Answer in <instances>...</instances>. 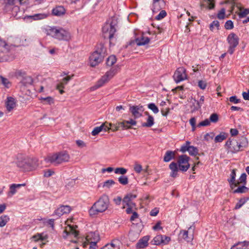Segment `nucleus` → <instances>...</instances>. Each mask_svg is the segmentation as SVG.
Returning a JSON list of instances; mask_svg holds the SVG:
<instances>
[{
	"label": "nucleus",
	"instance_id": "9",
	"mask_svg": "<svg viewBox=\"0 0 249 249\" xmlns=\"http://www.w3.org/2000/svg\"><path fill=\"white\" fill-rule=\"evenodd\" d=\"M189 157L186 155L179 156L178 160V168L180 171H186L190 167Z\"/></svg>",
	"mask_w": 249,
	"mask_h": 249
},
{
	"label": "nucleus",
	"instance_id": "33",
	"mask_svg": "<svg viewBox=\"0 0 249 249\" xmlns=\"http://www.w3.org/2000/svg\"><path fill=\"white\" fill-rule=\"evenodd\" d=\"M239 10L240 12L238 13V15L240 18H244L249 14V8L244 9L240 7H239Z\"/></svg>",
	"mask_w": 249,
	"mask_h": 249
},
{
	"label": "nucleus",
	"instance_id": "48",
	"mask_svg": "<svg viewBox=\"0 0 249 249\" xmlns=\"http://www.w3.org/2000/svg\"><path fill=\"white\" fill-rule=\"evenodd\" d=\"M100 127H102V131L104 130L105 131H108L109 130H110L111 127L109 126V123H108L107 122H106L104 123H103L101 125Z\"/></svg>",
	"mask_w": 249,
	"mask_h": 249
},
{
	"label": "nucleus",
	"instance_id": "43",
	"mask_svg": "<svg viewBox=\"0 0 249 249\" xmlns=\"http://www.w3.org/2000/svg\"><path fill=\"white\" fill-rule=\"evenodd\" d=\"M118 181L121 184L125 185L128 183V178L126 176H122L118 178Z\"/></svg>",
	"mask_w": 249,
	"mask_h": 249
},
{
	"label": "nucleus",
	"instance_id": "64",
	"mask_svg": "<svg viewBox=\"0 0 249 249\" xmlns=\"http://www.w3.org/2000/svg\"><path fill=\"white\" fill-rule=\"evenodd\" d=\"M117 247L113 243L106 245L102 249H117Z\"/></svg>",
	"mask_w": 249,
	"mask_h": 249
},
{
	"label": "nucleus",
	"instance_id": "21",
	"mask_svg": "<svg viewBox=\"0 0 249 249\" xmlns=\"http://www.w3.org/2000/svg\"><path fill=\"white\" fill-rule=\"evenodd\" d=\"M22 186H25V184H13L11 185L10 186V191L8 193V196H12L17 192L16 189Z\"/></svg>",
	"mask_w": 249,
	"mask_h": 249
},
{
	"label": "nucleus",
	"instance_id": "20",
	"mask_svg": "<svg viewBox=\"0 0 249 249\" xmlns=\"http://www.w3.org/2000/svg\"><path fill=\"white\" fill-rule=\"evenodd\" d=\"M169 168L171 170L170 176L173 178H176L178 171V164L175 162H171L169 165Z\"/></svg>",
	"mask_w": 249,
	"mask_h": 249
},
{
	"label": "nucleus",
	"instance_id": "11",
	"mask_svg": "<svg viewBox=\"0 0 249 249\" xmlns=\"http://www.w3.org/2000/svg\"><path fill=\"white\" fill-rule=\"evenodd\" d=\"M195 231L194 226H190L188 230H181L180 231L179 235L182 239L187 242H191L194 239V232Z\"/></svg>",
	"mask_w": 249,
	"mask_h": 249
},
{
	"label": "nucleus",
	"instance_id": "41",
	"mask_svg": "<svg viewBox=\"0 0 249 249\" xmlns=\"http://www.w3.org/2000/svg\"><path fill=\"white\" fill-rule=\"evenodd\" d=\"M116 61V57L114 55H110L107 60V64L108 66H112Z\"/></svg>",
	"mask_w": 249,
	"mask_h": 249
},
{
	"label": "nucleus",
	"instance_id": "15",
	"mask_svg": "<svg viewBox=\"0 0 249 249\" xmlns=\"http://www.w3.org/2000/svg\"><path fill=\"white\" fill-rule=\"evenodd\" d=\"M64 233L65 234L63 235L64 238H66L69 235H72L74 237H77L78 235V231L75 230V227L73 226L68 225L66 227L64 231Z\"/></svg>",
	"mask_w": 249,
	"mask_h": 249
},
{
	"label": "nucleus",
	"instance_id": "44",
	"mask_svg": "<svg viewBox=\"0 0 249 249\" xmlns=\"http://www.w3.org/2000/svg\"><path fill=\"white\" fill-rule=\"evenodd\" d=\"M47 17V15L45 14H37L31 16L34 19H42L45 18Z\"/></svg>",
	"mask_w": 249,
	"mask_h": 249
},
{
	"label": "nucleus",
	"instance_id": "17",
	"mask_svg": "<svg viewBox=\"0 0 249 249\" xmlns=\"http://www.w3.org/2000/svg\"><path fill=\"white\" fill-rule=\"evenodd\" d=\"M6 111L8 112H11L16 107V103L14 98L9 97L7 98L5 103Z\"/></svg>",
	"mask_w": 249,
	"mask_h": 249
},
{
	"label": "nucleus",
	"instance_id": "36",
	"mask_svg": "<svg viewBox=\"0 0 249 249\" xmlns=\"http://www.w3.org/2000/svg\"><path fill=\"white\" fill-rule=\"evenodd\" d=\"M247 175L245 173H243L240 176L239 180L236 181L234 185L233 188L237 186L240 183H242L245 182L246 180Z\"/></svg>",
	"mask_w": 249,
	"mask_h": 249
},
{
	"label": "nucleus",
	"instance_id": "56",
	"mask_svg": "<svg viewBox=\"0 0 249 249\" xmlns=\"http://www.w3.org/2000/svg\"><path fill=\"white\" fill-rule=\"evenodd\" d=\"M210 124V121L208 119H206L201 122L197 124V127L205 126Z\"/></svg>",
	"mask_w": 249,
	"mask_h": 249
},
{
	"label": "nucleus",
	"instance_id": "63",
	"mask_svg": "<svg viewBox=\"0 0 249 249\" xmlns=\"http://www.w3.org/2000/svg\"><path fill=\"white\" fill-rule=\"evenodd\" d=\"M246 202L244 198L241 199L236 204L235 209H238L242 207V206Z\"/></svg>",
	"mask_w": 249,
	"mask_h": 249
},
{
	"label": "nucleus",
	"instance_id": "57",
	"mask_svg": "<svg viewBox=\"0 0 249 249\" xmlns=\"http://www.w3.org/2000/svg\"><path fill=\"white\" fill-rule=\"evenodd\" d=\"M218 116L217 114L213 113L212 114L210 117V121L216 123L218 121Z\"/></svg>",
	"mask_w": 249,
	"mask_h": 249
},
{
	"label": "nucleus",
	"instance_id": "53",
	"mask_svg": "<svg viewBox=\"0 0 249 249\" xmlns=\"http://www.w3.org/2000/svg\"><path fill=\"white\" fill-rule=\"evenodd\" d=\"M159 1H156V4H155V0H153V8L152 10L154 12H158L161 9V7H160L159 6Z\"/></svg>",
	"mask_w": 249,
	"mask_h": 249
},
{
	"label": "nucleus",
	"instance_id": "8",
	"mask_svg": "<svg viewBox=\"0 0 249 249\" xmlns=\"http://www.w3.org/2000/svg\"><path fill=\"white\" fill-rule=\"evenodd\" d=\"M227 41L229 44L228 53L232 54L234 51L235 48L238 45L239 38L235 34L232 33L228 36Z\"/></svg>",
	"mask_w": 249,
	"mask_h": 249
},
{
	"label": "nucleus",
	"instance_id": "27",
	"mask_svg": "<svg viewBox=\"0 0 249 249\" xmlns=\"http://www.w3.org/2000/svg\"><path fill=\"white\" fill-rule=\"evenodd\" d=\"M227 137L228 134L223 132H221L215 137L214 142H220L225 140Z\"/></svg>",
	"mask_w": 249,
	"mask_h": 249
},
{
	"label": "nucleus",
	"instance_id": "55",
	"mask_svg": "<svg viewBox=\"0 0 249 249\" xmlns=\"http://www.w3.org/2000/svg\"><path fill=\"white\" fill-rule=\"evenodd\" d=\"M166 16V12L164 10H162L160 12L159 14L156 17V19L157 20H160L164 18Z\"/></svg>",
	"mask_w": 249,
	"mask_h": 249
},
{
	"label": "nucleus",
	"instance_id": "26",
	"mask_svg": "<svg viewBox=\"0 0 249 249\" xmlns=\"http://www.w3.org/2000/svg\"><path fill=\"white\" fill-rule=\"evenodd\" d=\"M140 109V107L138 106H132L130 107V110L134 118H137L142 115L139 112Z\"/></svg>",
	"mask_w": 249,
	"mask_h": 249
},
{
	"label": "nucleus",
	"instance_id": "54",
	"mask_svg": "<svg viewBox=\"0 0 249 249\" xmlns=\"http://www.w3.org/2000/svg\"><path fill=\"white\" fill-rule=\"evenodd\" d=\"M214 134L213 132L206 133L204 137V140L209 141L210 140H212L214 137Z\"/></svg>",
	"mask_w": 249,
	"mask_h": 249
},
{
	"label": "nucleus",
	"instance_id": "37",
	"mask_svg": "<svg viewBox=\"0 0 249 249\" xmlns=\"http://www.w3.org/2000/svg\"><path fill=\"white\" fill-rule=\"evenodd\" d=\"M238 249H249V242H239L236 244Z\"/></svg>",
	"mask_w": 249,
	"mask_h": 249
},
{
	"label": "nucleus",
	"instance_id": "29",
	"mask_svg": "<svg viewBox=\"0 0 249 249\" xmlns=\"http://www.w3.org/2000/svg\"><path fill=\"white\" fill-rule=\"evenodd\" d=\"M195 103H196V105H194V110H198L200 108L201 106L204 104V96H201L199 101H197L196 99H193Z\"/></svg>",
	"mask_w": 249,
	"mask_h": 249
},
{
	"label": "nucleus",
	"instance_id": "14",
	"mask_svg": "<svg viewBox=\"0 0 249 249\" xmlns=\"http://www.w3.org/2000/svg\"><path fill=\"white\" fill-rule=\"evenodd\" d=\"M150 239V236L146 235L141 238L136 245L137 249H143L147 247L148 245V241Z\"/></svg>",
	"mask_w": 249,
	"mask_h": 249
},
{
	"label": "nucleus",
	"instance_id": "61",
	"mask_svg": "<svg viewBox=\"0 0 249 249\" xmlns=\"http://www.w3.org/2000/svg\"><path fill=\"white\" fill-rule=\"evenodd\" d=\"M134 170L137 173H140L142 170V166L141 164L136 163L134 165Z\"/></svg>",
	"mask_w": 249,
	"mask_h": 249
},
{
	"label": "nucleus",
	"instance_id": "46",
	"mask_svg": "<svg viewBox=\"0 0 249 249\" xmlns=\"http://www.w3.org/2000/svg\"><path fill=\"white\" fill-rule=\"evenodd\" d=\"M148 107L150 109L152 110V111L155 114L158 113L159 112V110L158 107L154 103H150L148 104Z\"/></svg>",
	"mask_w": 249,
	"mask_h": 249
},
{
	"label": "nucleus",
	"instance_id": "40",
	"mask_svg": "<svg viewBox=\"0 0 249 249\" xmlns=\"http://www.w3.org/2000/svg\"><path fill=\"white\" fill-rule=\"evenodd\" d=\"M248 188L245 186L238 187L237 189L233 191V193H244L248 191Z\"/></svg>",
	"mask_w": 249,
	"mask_h": 249
},
{
	"label": "nucleus",
	"instance_id": "52",
	"mask_svg": "<svg viewBox=\"0 0 249 249\" xmlns=\"http://www.w3.org/2000/svg\"><path fill=\"white\" fill-rule=\"evenodd\" d=\"M102 129L103 128H102L100 126L95 127L91 132L92 135L94 136L97 135L102 131Z\"/></svg>",
	"mask_w": 249,
	"mask_h": 249
},
{
	"label": "nucleus",
	"instance_id": "7",
	"mask_svg": "<svg viewBox=\"0 0 249 249\" xmlns=\"http://www.w3.org/2000/svg\"><path fill=\"white\" fill-rule=\"evenodd\" d=\"M117 21L115 19H112L110 22H107L103 27L102 31L105 38L111 39L116 32Z\"/></svg>",
	"mask_w": 249,
	"mask_h": 249
},
{
	"label": "nucleus",
	"instance_id": "24",
	"mask_svg": "<svg viewBox=\"0 0 249 249\" xmlns=\"http://www.w3.org/2000/svg\"><path fill=\"white\" fill-rule=\"evenodd\" d=\"M86 240L98 242L100 240V237L98 233L90 232L87 236Z\"/></svg>",
	"mask_w": 249,
	"mask_h": 249
},
{
	"label": "nucleus",
	"instance_id": "30",
	"mask_svg": "<svg viewBox=\"0 0 249 249\" xmlns=\"http://www.w3.org/2000/svg\"><path fill=\"white\" fill-rule=\"evenodd\" d=\"M95 52L98 53L100 55L105 57L106 53V49L103 44H100L99 45L97 50Z\"/></svg>",
	"mask_w": 249,
	"mask_h": 249
},
{
	"label": "nucleus",
	"instance_id": "32",
	"mask_svg": "<svg viewBox=\"0 0 249 249\" xmlns=\"http://www.w3.org/2000/svg\"><path fill=\"white\" fill-rule=\"evenodd\" d=\"M9 220L10 218L7 215H3L0 216V227H3L5 226Z\"/></svg>",
	"mask_w": 249,
	"mask_h": 249
},
{
	"label": "nucleus",
	"instance_id": "2",
	"mask_svg": "<svg viewBox=\"0 0 249 249\" xmlns=\"http://www.w3.org/2000/svg\"><path fill=\"white\" fill-rule=\"evenodd\" d=\"M248 145V141L244 136H241L236 139L230 138L225 143L227 149L232 153L243 150Z\"/></svg>",
	"mask_w": 249,
	"mask_h": 249
},
{
	"label": "nucleus",
	"instance_id": "6",
	"mask_svg": "<svg viewBox=\"0 0 249 249\" xmlns=\"http://www.w3.org/2000/svg\"><path fill=\"white\" fill-rule=\"evenodd\" d=\"M119 67L111 68L108 71L106 72L102 77L97 82L94 86L95 89L102 87L108 83L119 71Z\"/></svg>",
	"mask_w": 249,
	"mask_h": 249
},
{
	"label": "nucleus",
	"instance_id": "31",
	"mask_svg": "<svg viewBox=\"0 0 249 249\" xmlns=\"http://www.w3.org/2000/svg\"><path fill=\"white\" fill-rule=\"evenodd\" d=\"M33 79L31 76H26L23 77L21 81V83L24 86H26L28 85H31L33 83Z\"/></svg>",
	"mask_w": 249,
	"mask_h": 249
},
{
	"label": "nucleus",
	"instance_id": "42",
	"mask_svg": "<svg viewBox=\"0 0 249 249\" xmlns=\"http://www.w3.org/2000/svg\"><path fill=\"white\" fill-rule=\"evenodd\" d=\"M0 80L1 83L7 88H9L11 86V83L6 78L3 77L2 76H0Z\"/></svg>",
	"mask_w": 249,
	"mask_h": 249
},
{
	"label": "nucleus",
	"instance_id": "58",
	"mask_svg": "<svg viewBox=\"0 0 249 249\" xmlns=\"http://www.w3.org/2000/svg\"><path fill=\"white\" fill-rule=\"evenodd\" d=\"M198 86L202 89H204L206 88L207 83L205 81L199 80L198 82Z\"/></svg>",
	"mask_w": 249,
	"mask_h": 249
},
{
	"label": "nucleus",
	"instance_id": "35",
	"mask_svg": "<svg viewBox=\"0 0 249 249\" xmlns=\"http://www.w3.org/2000/svg\"><path fill=\"white\" fill-rule=\"evenodd\" d=\"M136 197L137 195L135 194H128L124 197L123 202H128L129 200L132 201Z\"/></svg>",
	"mask_w": 249,
	"mask_h": 249
},
{
	"label": "nucleus",
	"instance_id": "28",
	"mask_svg": "<svg viewBox=\"0 0 249 249\" xmlns=\"http://www.w3.org/2000/svg\"><path fill=\"white\" fill-rule=\"evenodd\" d=\"M154 124V119L152 115H149L147 118L146 122L142 124V126L143 127H151Z\"/></svg>",
	"mask_w": 249,
	"mask_h": 249
},
{
	"label": "nucleus",
	"instance_id": "49",
	"mask_svg": "<svg viewBox=\"0 0 249 249\" xmlns=\"http://www.w3.org/2000/svg\"><path fill=\"white\" fill-rule=\"evenodd\" d=\"M218 30L219 27V22L217 20L213 21L210 25V28L211 31H213L214 27Z\"/></svg>",
	"mask_w": 249,
	"mask_h": 249
},
{
	"label": "nucleus",
	"instance_id": "19",
	"mask_svg": "<svg viewBox=\"0 0 249 249\" xmlns=\"http://www.w3.org/2000/svg\"><path fill=\"white\" fill-rule=\"evenodd\" d=\"M150 39L148 37L141 36L135 39V42L138 46L144 45L149 42Z\"/></svg>",
	"mask_w": 249,
	"mask_h": 249
},
{
	"label": "nucleus",
	"instance_id": "16",
	"mask_svg": "<svg viewBox=\"0 0 249 249\" xmlns=\"http://www.w3.org/2000/svg\"><path fill=\"white\" fill-rule=\"evenodd\" d=\"M71 210V209L69 206H62L55 211L54 214L58 216H60L64 214L69 213Z\"/></svg>",
	"mask_w": 249,
	"mask_h": 249
},
{
	"label": "nucleus",
	"instance_id": "59",
	"mask_svg": "<svg viewBox=\"0 0 249 249\" xmlns=\"http://www.w3.org/2000/svg\"><path fill=\"white\" fill-rule=\"evenodd\" d=\"M225 15V9L222 8L217 14V18L220 19H224Z\"/></svg>",
	"mask_w": 249,
	"mask_h": 249
},
{
	"label": "nucleus",
	"instance_id": "50",
	"mask_svg": "<svg viewBox=\"0 0 249 249\" xmlns=\"http://www.w3.org/2000/svg\"><path fill=\"white\" fill-rule=\"evenodd\" d=\"M40 100L45 101L46 103L49 105H51L53 103V99L50 96H48L45 98L42 97Z\"/></svg>",
	"mask_w": 249,
	"mask_h": 249
},
{
	"label": "nucleus",
	"instance_id": "22",
	"mask_svg": "<svg viewBox=\"0 0 249 249\" xmlns=\"http://www.w3.org/2000/svg\"><path fill=\"white\" fill-rule=\"evenodd\" d=\"M65 13V9L63 6H57L52 10V13L53 15L56 16H61Z\"/></svg>",
	"mask_w": 249,
	"mask_h": 249
},
{
	"label": "nucleus",
	"instance_id": "5",
	"mask_svg": "<svg viewBox=\"0 0 249 249\" xmlns=\"http://www.w3.org/2000/svg\"><path fill=\"white\" fill-rule=\"evenodd\" d=\"M70 156L67 152L62 151L53 155L48 156L46 160L53 164L55 165H58L69 160Z\"/></svg>",
	"mask_w": 249,
	"mask_h": 249
},
{
	"label": "nucleus",
	"instance_id": "13",
	"mask_svg": "<svg viewBox=\"0 0 249 249\" xmlns=\"http://www.w3.org/2000/svg\"><path fill=\"white\" fill-rule=\"evenodd\" d=\"M170 240L171 238L170 237L159 234L154 238L153 242L154 244L156 245H160L161 244L166 245Z\"/></svg>",
	"mask_w": 249,
	"mask_h": 249
},
{
	"label": "nucleus",
	"instance_id": "10",
	"mask_svg": "<svg viewBox=\"0 0 249 249\" xmlns=\"http://www.w3.org/2000/svg\"><path fill=\"white\" fill-rule=\"evenodd\" d=\"M173 78L177 83L185 80L187 78L185 69L183 67L178 68L174 74Z\"/></svg>",
	"mask_w": 249,
	"mask_h": 249
},
{
	"label": "nucleus",
	"instance_id": "34",
	"mask_svg": "<svg viewBox=\"0 0 249 249\" xmlns=\"http://www.w3.org/2000/svg\"><path fill=\"white\" fill-rule=\"evenodd\" d=\"M136 197L137 195L135 194H128L124 197L123 202H128L129 200L132 201Z\"/></svg>",
	"mask_w": 249,
	"mask_h": 249
},
{
	"label": "nucleus",
	"instance_id": "39",
	"mask_svg": "<svg viewBox=\"0 0 249 249\" xmlns=\"http://www.w3.org/2000/svg\"><path fill=\"white\" fill-rule=\"evenodd\" d=\"M188 152L190 155L196 156L198 154V150L194 146H190Z\"/></svg>",
	"mask_w": 249,
	"mask_h": 249
},
{
	"label": "nucleus",
	"instance_id": "1",
	"mask_svg": "<svg viewBox=\"0 0 249 249\" xmlns=\"http://www.w3.org/2000/svg\"><path fill=\"white\" fill-rule=\"evenodd\" d=\"M15 163L22 171H30L36 169L39 165L38 160L22 155H18Z\"/></svg>",
	"mask_w": 249,
	"mask_h": 249
},
{
	"label": "nucleus",
	"instance_id": "45",
	"mask_svg": "<svg viewBox=\"0 0 249 249\" xmlns=\"http://www.w3.org/2000/svg\"><path fill=\"white\" fill-rule=\"evenodd\" d=\"M235 172L234 170H233L231 173V179L230 180V182L231 183V185L232 189H233V185L236 181L235 178Z\"/></svg>",
	"mask_w": 249,
	"mask_h": 249
},
{
	"label": "nucleus",
	"instance_id": "12",
	"mask_svg": "<svg viewBox=\"0 0 249 249\" xmlns=\"http://www.w3.org/2000/svg\"><path fill=\"white\" fill-rule=\"evenodd\" d=\"M104 58L98 53L94 52L89 57L90 66L92 67L96 66L103 61Z\"/></svg>",
	"mask_w": 249,
	"mask_h": 249
},
{
	"label": "nucleus",
	"instance_id": "62",
	"mask_svg": "<svg viewBox=\"0 0 249 249\" xmlns=\"http://www.w3.org/2000/svg\"><path fill=\"white\" fill-rule=\"evenodd\" d=\"M88 243L90 244V249H95L97 242L92 241L90 240H86Z\"/></svg>",
	"mask_w": 249,
	"mask_h": 249
},
{
	"label": "nucleus",
	"instance_id": "38",
	"mask_svg": "<svg viewBox=\"0 0 249 249\" xmlns=\"http://www.w3.org/2000/svg\"><path fill=\"white\" fill-rule=\"evenodd\" d=\"M115 184V182L113 179H108L104 182L103 187L107 189H109L112 185Z\"/></svg>",
	"mask_w": 249,
	"mask_h": 249
},
{
	"label": "nucleus",
	"instance_id": "3",
	"mask_svg": "<svg viewBox=\"0 0 249 249\" xmlns=\"http://www.w3.org/2000/svg\"><path fill=\"white\" fill-rule=\"evenodd\" d=\"M109 199L106 195H102L89 210L90 215L93 216L105 212L109 205Z\"/></svg>",
	"mask_w": 249,
	"mask_h": 249
},
{
	"label": "nucleus",
	"instance_id": "51",
	"mask_svg": "<svg viewBox=\"0 0 249 249\" xmlns=\"http://www.w3.org/2000/svg\"><path fill=\"white\" fill-rule=\"evenodd\" d=\"M225 28L227 30H231L233 28V23L231 20H228L225 24Z\"/></svg>",
	"mask_w": 249,
	"mask_h": 249
},
{
	"label": "nucleus",
	"instance_id": "4",
	"mask_svg": "<svg viewBox=\"0 0 249 249\" xmlns=\"http://www.w3.org/2000/svg\"><path fill=\"white\" fill-rule=\"evenodd\" d=\"M47 35L59 40L68 41L71 39L70 33L62 28L49 27L45 29Z\"/></svg>",
	"mask_w": 249,
	"mask_h": 249
},
{
	"label": "nucleus",
	"instance_id": "60",
	"mask_svg": "<svg viewBox=\"0 0 249 249\" xmlns=\"http://www.w3.org/2000/svg\"><path fill=\"white\" fill-rule=\"evenodd\" d=\"M186 144L185 145L182 146L181 148H180V151L181 152H183V153H184V152H185L187 151L189 152V148L190 147L189 144H190V142H186Z\"/></svg>",
	"mask_w": 249,
	"mask_h": 249
},
{
	"label": "nucleus",
	"instance_id": "18",
	"mask_svg": "<svg viewBox=\"0 0 249 249\" xmlns=\"http://www.w3.org/2000/svg\"><path fill=\"white\" fill-rule=\"evenodd\" d=\"M109 126L111 127L110 130L114 132L117 131L120 126H122L123 128L125 129L130 128L129 126L125 125L124 124V122H119L115 124L109 123Z\"/></svg>",
	"mask_w": 249,
	"mask_h": 249
},
{
	"label": "nucleus",
	"instance_id": "47",
	"mask_svg": "<svg viewBox=\"0 0 249 249\" xmlns=\"http://www.w3.org/2000/svg\"><path fill=\"white\" fill-rule=\"evenodd\" d=\"M127 172V170L123 167L116 168L114 172L115 174H120L121 175L125 174Z\"/></svg>",
	"mask_w": 249,
	"mask_h": 249
},
{
	"label": "nucleus",
	"instance_id": "25",
	"mask_svg": "<svg viewBox=\"0 0 249 249\" xmlns=\"http://www.w3.org/2000/svg\"><path fill=\"white\" fill-rule=\"evenodd\" d=\"M73 76H67L62 80L61 82L57 84L56 86L57 89H59L60 88H64L65 85L67 84L68 82L71 79V77Z\"/></svg>",
	"mask_w": 249,
	"mask_h": 249
},
{
	"label": "nucleus",
	"instance_id": "23",
	"mask_svg": "<svg viewBox=\"0 0 249 249\" xmlns=\"http://www.w3.org/2000/svg\"><path fill=\"white\" fill-rule=\"evenodd\" d=\"M175 157V152L172 151H167L165 153V156L163 158V160L165 162H169L172 159H174Z\"/></svg>",
	"mask_w": 249,
	"mask_h": 249
}]
</instances>
